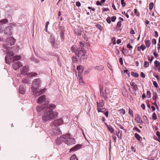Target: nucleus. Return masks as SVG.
I'll return each mask as SVG.
<instances>
[{
	"label": "nucleus",
	"mask_w": 160,
	"mask_h": 160,
	"mask_svg": "<svg viewBox=\"0 0 160 160\" xmlns=\"http://www.w3.org/2000/svg\"><path fill=\"white\" fill-rule=\"evenodd\" d=\"M41 81L39 78L35 79L32 83V86L31 87L33 95L37 97L44 92V90H39L38 88L40 86Z\"/></svg>",
	"instance_id": "f257e3e1"
},
{
	"label": "nucleus",
	"mask_w": 160,
	"mask_h": 160,
	"mask_svg": "<svg viewBox=\"0 0 160 160\" xmlns=\"http://www.w3.org/2000/svg\"><path fill=\"white\" fill-rule=\"evenodd\" d=\"M46 111L44 112L42 117V120L44 122L51 120L54 116V114L52 109H46Z\"/></svg>",
	"instance_id": "f03ea898"
},
{
	"label": "nucleus",
	"mask_w": 160,
	"mask_h": 160,
	"mask_svg": "<svg viewBox=\"0 0 160 160\" xmlns=\"http://www.w3.org/2000/svg\"><path fill=\"white\" fill-rule=\"evenodd\" d=\"M62 138L63 139L64 141L65 144L68 145H71L75 143V140L73 138H71L70 137V135L67 134L62 136Z\"/></svg>",
	"instance_id": "7ed1b4c3"
},
{
	"label": "nucleus",
	"mask_w": 160,
	"mask_h": 160,
	"mask_svg": "<svg viewBox=\"0 0 160 160\" xmlns=\"http://www.w3.org/2000/svg\"><path fill=\"white\" fill-rule=\"evenodd\" d=\"M100 96L103 98L105 101H107L108 97L107 95L110 93V90L108 88H106L105 89V94H104L103 91V88L100 86Z\"/></svg>",
	"instance_id": "20e7f679"
},
{
	"label": "nucleus",
	"mask_w": 160,
	"mask_h": 160,
	"mask_svg": "<svg viewBox=\"0 0 160 160\" xmlns=\"http://www.w3.org/2000/svg\"><path fill=\"white\" fill-rule=\"evenodd\" d=\"M78 53L77 56L80 57L82 59H86L87 57L86 56V51L84 48L81 47L78 48Z\"/></svg>",
	"instance_id": "39448f33"
},
{
	"label": "nucleus",
	"mask_w": 160,
	"mask_h": 160,
	"mask_svg": "<svg viewBox=\"0 0 160 160\" xmlns=\"http://www.w3.org/2000/svg\"><path fill=\"white\" fill-rule=\"evenodd\" d=\"M7 55L5 57V60L6 63L7 64H9L12 61V58L11 57L14 55V53L12 51L8 52H7Z\"/></svg>",
	"instance_id": "423d86ee"
},
{
	"label": "nucleus",
	"mask_w": 160,
	"mask_h": 160,
	"mask_svg": "<svg viewBox=\"0 0 160 160\" xmlns=\"http://www.w3.org/2000/svg\"><path fill=\"white\" fill-rule=\"evenodd\" d=\"M22 64L19 61L15 62L12 64L13 68L15 70H18L21 67H22Z\"/></svg>",
	"instance_id": "0eeeda50"
},
{
	"label": "nucleus",
	"mask_w": 160,
	"mask_h": 160,
	"mask_svg": "<svg viewBox=\"0 0 160 160\" xmlns=\"http://www.w3.org/2000/svg\"><path fill=\"white\" fill-rule=\"evenodd\" d=\"M12 27L11 26H8L6 27L4 30V33L8 36H11L12 34Z\"/></svg>",
	"instance_id": "6e6552de"
},
{
	"label": "nucleus",
	"mask_w": 160,
	"mask_h": 160,
	"mask_svg": "<svg viewBox=\"0 0 160 160\" xmlns=\"http://www.w3.org/2000/svg\"><path fill=\"white\" fill-rule=\"evenodd\" d=\"M29 71V68L28 66H25L23 67L22 69L20 70L21 73L22 74L24 75H27L28 73L27 72Z\"/></svg>",
	"instance_id": "1a4fd4ad"
},
{
	"label": "nucleus",
	"mask_w": 160,
	"mask_h": 160,
	"mask_svg": "<svg viewBox=\"0 0 160 160\" xmlns=\"http://www.w3.org/2000/svg\"><path fill=\"white\" fill-rule=\"evenodd\" d=\"M63 122V121L62 119H59L56 120L53 122V124L55 126H58L61 124Z\"/></svg>",
	"instance_id": "9d476101"
},
{
	"label": "nucleus",
	"mask_w": 160,
	"mask_h": 160,
	"mask_svg": "<svg viewBox=\"0 0 160 160\" xmlns=\"http://www.w3.org/2000/svg\"><path fill=\"white\" fill-rule=\"evenodd\" d=\"M7 40L8 42L10 43L11 46L13 45L16 41V40L12 37L8 38Z\"/></svg>",
	"instance_id": "9b49d317"
},
{
	"label": "nucleus",
	"mask_w": 160,
	"mask_h": 160,
	"mask_svg": "<svg viewBox=\"0 0 160 160\" xmlns=\"http://www.w3.org/2000/svg\"><path fill=\"white\" fill-rule=\"evenodd\" d=\"M45 95H42L38 99L37 101V102L38 103H40L42 102H43L45 100L46 98Z\"/></svg>",
	"instance_id": "f8f14e48"
},
{
	"label": "nucleus",
	"mask_w": 160,
	"mask_h": 160,
	"mask_svg": "<svg viewBox=\"0 0 160 160\" xmlns=\"http://www.w3.org/2000/svg\"><path fill=\"white\" fill-rule=\"evenodd\" d=\"M46 109H54L56 108V106L55 105L53 104H48L47 103L45 104Z\"/></svg>",
	"instance_id": "ddd939ff"
},
{
	"label": "nucleus",
	"mask_w": 160,
	"mask_h": 160,
	"mask_svg": "<svg viewBox=\"0 0 160 160\" xmlns=\"http://www.w3.org/2000/svg\"><path fill=\"white\" fill-rule=\"evenodd\" d=\"M38 112H40L42 110H46V108L45 104L43 105L42 106L39 105L36 108Z\"/></svg>",
	"instance_id": "4468645a"
},
{
	"label": "nucleus",
	"mask_w": 160,
	"mask_h": 160,
	"mask_svg": "<svg viewBox=\"0 0 160 160\" xmlns=\"http://www.w3.org/2000/svg\"><path fill=\"white\" fill-rule=\"evenodd\" d=\"M19 90L20 93L23 94L26 92V88L22 86L21 85L19 87Z\"/></svg>",
	"instance_id": "2eb2a0df"
},
{
	"label": "nucleus",
	"mask_w": 160,
	"mask_h": 160,
	"mask_svg": "<svg viewBox=\"0 0 160 160\" xmlns=\"http://www.w3.org/2000/svg\"><path fill=\"white\" fill-rule=\"evenodd\" d=\"M22 82L27 84H31V80L30 79L26 77L23 78L22 80Z\"/></svg>",
	"instance_id": "dca6fc26"
},
{
	"label": "nucleus",
	"mask_w": 160,
	"mask_h": 160,
	"mask_svg": "<svg viewBox=\"0 0 160 160\" xmlns=\"http://www.w3.org/2000/svg\"><path fill=\"white\" fill-rule=\"evenodd\" d=\"M97 108H100L103 107L104 105V101L103 100H101L99 103L98 102H97Z\"/></svg>",
	"instance_id": "f3484780"
},
{
	"label": "nucleus",
	"mask_w": 160,
	"mask_h": 160,
	"mask_svg": "<svg viewBox=\"0 0 160 160\" xmlns=\"http://www.w3.org/2000/svg\"><path fill=\"white\" fill-rule=\"evenodd\" d=\"M82 146V145L80 144H78L76 145L74 147L71 148L70 150V151L71 152L73 151H76L78 150V149L80 148Z\"/></svg>",
	"instance_id": "a211bd4d"
},
{
	"label": "nucleus",
	"mask_w": 160,
	"mask_h": 160,
	"mask_svg": "<svg viewBox=\"0 0 160 160\" xmlns=\"http://www.w3.org/2000/svg\"><path fill=\"white\" fill-rule=\"evenodd\" d=\"M136 118L135 119V120L137 122V123H142L143 122L140 116H139L138 115H136Z\"/></svg>",
	"instance_id": "6ab92c4d"
},
{
	"label": "nucleus",
	"mask_w": 160,
	"mask_h": 160,
	"mask_svg": "<svg viewBox=\"0 0 160 160\" xmlns=\"http://www.w3.org/2000/svg\"><path fill=\"white\" fill-rule=\"evenodd\" d=\"M72 52L74 53L77 56L78 53V48H76L75 46H73L71 47V49Z\"/></svg>",
	"instance_id": "aec40b11"
},
{
	"label": "nucleus",
	"mask_w": 160,
	"mask_h": 160,
	"mask_svg": "<svg viewBox=\"0 0 160 160\" xmlns=\"http://www.w3.org/2000/svg\"><path fill=\"white\" fill-rule=\"evenodd\" d=\"M105 124L108 130L111 133H113L114 132V129L113 128L111 125H107L106 123H105Z\"/></svg>",
	"instance_id": "412c9836"
},
{
	"label": "nucleus",
	"mask_w": 160,
	"mask_h": 160,
	"mask_svg": "<svg viewBox=\"0 0 160 160\" xmlns=\"http://www.w3.org/2000/svg\"><path fill=\"white\" fill-rule=\"evenodd\" d=\"M130 84L132 87V89L135 91H136L138 89L137 85L135 84V83L134 82H131L130 83Z\"/></svg>",
	"instance_id": "4be33fe9"
},
{
	"label": "nucleus",
	"mask_w": 160,
	"mask_h": 160,
	"mask_svg": "<svg viewBox=\"0 0 160 160\" xmlns=\"http://www.w3.org/2000/svg\"><path fill=\"white\" fill-rule=\"evenodd\" d=\"M37 73L35 72H31L27 74V76L30 77H33L37 75Z\"/></svg>",
	"instance_id": "5701e85b"
},
{
	"label": "nucleus",
	"mask_w": 160,
	"mask_h": 160,
	"mask_svg": "<svg viewBox=\"0 0 160 160\" xmlns=\"http://www.w3.org/2000/svg\"><path fill=\"white\" fill-rule=\"evenodd\" d=\"M146 48V47L145 45L143 44H142L140 47H137L138 50L139 51H140L141 50L142 51L144 50Z\"/></svg>",
	"instance_id": "b1692460"
},
{
	"label": "nucleus",
	"mask_w": 160,
	"mask_h": 160,
	"mask_svg": "<svg viewBox=\"0 0 160 160\" xmlns=\"http://www.w3.org/2000/svg\"><path fill=\"white\" fill-rule=\"evenodd\" d=\"M158 99V98L157 97V94L156 92H154L153 93V97H152V99L154 101H156V102H157V99Z\"/></svg>",
	"instance_id": "393cba45"
},
{
	"label": "nucleus",
	"mask_w": 160,
	"mask_h": 160,
	"mask_svg": "<svg viewBox=\"0 0 160 160\" xmlns=\"http://www.w3.org/2000/svg\"><path fill=\"white\" fill-rule=\"evenodd\" d=\"M21 58V56H15L12 58V61L15 60H18L20 59Z\"/></svg>",
	"instance_id": "a878e982"
},
{
	"label": "nucleus",
	"mask_w": 160,
	"mask_h": 160,
	"mask_svg": "<svg viewBox=\"0 0 160 160\" xmlns=\"http://www.w3.org/2000/svg\"><path fill=\"white\" fill-rule=\"evenodd\" d=\"M145 42L146 46L147 48H148L150 46L151 42L149 40H145Z\"/></svg>",
	"instance_id": "bb28decb"
},
{
	"label": "nucleus",
	"mask_w": 160,
	"mask_h": 160,
	"mask_svg": "<svg viewBox=\"0 0 160 160\" xmlns=\"http://www.w3.org/2000/svg\"><path fill=\"white\" fill-rule=\"evenodd\" d=\"M96 68L99 71H101L103 70L104 67L102 65H99L96 67Z\"/></svg>",
	"instance_id": "cd10ccee"
},
{
	"label": "nucleus",
	"mask_w": 160,
	"mask_h": 160,
	"mask_svg": "<svg viewBox=\"0 0 160 160\" xmlns=\"http://www.w3.org/2000/svg\"><path fill=\"white\" fill-rule=\"evenodd\" d=\"M97 109L98 112H105L106 110V109L105 108H97Z\"/></svg>",
	"instance_id": "c85d7f7f"
},
{
	"label": "nucleus",
	"mask_w": 160,
	"mask_h": 160,
	"mask_svg": "<svg viewBox=\"0 0 160 160\" xmlns=\"http://www.w3.org/2000/svg\"><path fill=\"white\" fill-rule=\"evenodd\" d=\"M8 20L7 18H5L1 20V23L6 24L8 22Z\"/></svg>",
	"instance_id": "c756f323"
},
{
	"label": "nucleus",
	"mask_w": 160,
	"mask_h": 160,
	"mask_svg": "<svg viewBox=\"0 0 160 160\" xmlns=\"http://www.w3.org/2000/svg\"><path fill=\"white\" fill-rule=\"evenodd\" d=\"M82 72L83 70L82 69L80 73V71L78 72V78L79 80L82 79Z\"/></svg>",
	"instance_id": "7c9ffc66"
},
{
	"label": "nucleus",
	"mask_w": 160,
	"mask_h": 160,
	"mask_svg": "<svg viewBox=\"0 0 160 160\" xmlns=\"http://www.w3.org/2000/svg\"><path fill=\"white\" fill-rule=\"evenodd\" d=\"M62 141H64V140H61V138H58L56 140V143L58 144H60L61 143Z\"/></svg>",
	"instance_id": "2f4dec72"
},
{
	"label": "nucleus",
	"mask_w": 160,
	"mask_h": 160,
	"mask_svg": "<svg viewBox=\"0 0 160 160\" xmlns=\"http://www.w3.org/2000/svg\"><path fill=\"white\" fill-rule=\"evenodd\" d=\"M54 132L55 135L59 134L60 133L59 130L57 128L56 129H54Z\"/></svg>",
	"instance_id": "473e14b6"
},
{
	"label": "nucleus",
	"mask_w": 160,
	"mask_h": 160,
	"mask_svg": "<svg viewBox=\"0 0 160 160\" xmlns=\"http://www.w3.org/2000/svg\"><path fill=\"white\" fill-rule=\"evenodd\" d=\"M135 137L138 140H140L141 137V136L138 133H135L134 135Z\"/></svg>",
	"instance_id": "72a5a7b5"
},
{
	"label": "nucleus",
	"mask_w": 160,
	"mask_h": 160,
	"mask_svg": "<svg viewBox=\"0 0 160 160\" xmlns=\"http://www.w3.org/2000/svg\"><path fill=\"white\" fill-rule=\"evenodd\" d=\"M70 160H78L76 158V155L75 154H73Z\"/></svg>",
	"instance_id": "f704fd0d"
},
{
	"label": "nucleus",
	"mask_w": 160,
	"mask_h": 160,
	"mask_svg": "<svg viewBox=\"0 0 160 160\" xmlns=\"http://www.w3.org/2000/svg\"><path fill=\"white\" fill-rule=\"evenodd\" d=\"M155 66L156 68H158L160 65V63L158 61L156 60L154 62Z\"/></svg>",
	"instance_id": "c9c22d12"
},
{
	"label": "nucleus",
	"mask_w": 160,
	"mask_h": 160,
	"mask_svg": "<svg viewBox=\"0 0 160 160\" xmlns=\"http://www.w3.org/2000/svg\"><path fill=\"white\" fill-rule=\"evenodd\" d=\"M131 74L133 76H134L136 78L138 77L139 76L138 73L137 72H132Z\"/></svg>",
	"instance_id": "e433bc0d"
},
{
	"label": "nucleus",
	"mask_w": 160,
	"mask_h": 160,
	"mask_svg": "<svg viewBox=\"0 0 160 160\" xmlns=\"http://www.w3.org/2000/svg\"><path fill=\"white\" fill-rule=\"evenodd\" d=\"M149 64L148 62L145 61L143 65V67L145 68H147L149 67Z\"/></svg>",
	"instance_id": "4c0bfd02"
},
{
	"label": "nucleus",
	"mask_w": 160,
	"mask_h": 160,
	"mask_svg": "<svg viewBox=\"0 0 160 160\" xmlns=\"http://www.w3.org/2000/svg\"><path fill=\"white\" fill-rule=\"evenodd\" d=\"M96 28H98L99 30L100 31H101L102 29V28L101 26L99 24H96Z\"/></svg>",
	"instance_id": "58836bf2"
},
{
	"label": "nucleus",
	"mask_w": 160,
	"mask_h": 160,
	"mask_svg": "<svg viewBox=\"0 0 160 160\" xmlns=\"http://www.w3.org/2000/svg\"><path fill=\"white\" fill-rule=\"evenodd\" d=\"M134 11L135 15L136 16H138L139 15V13L137 11V9H134Z\"/></svg>",
	"instance_id": "ea45409f"
},
{
	"label": "nucleus",
	"mask_w": 160,
	"mask_h": 160,
	"mask_svg": "<svg viewBox=\"0 0 160 160\" xmlns=\"http://www.w3.org/2000/svg\"><path fill=\"white\" fill-rule=\"evenodd\" d=\"M64 32H61L60 33V37L61 38V40L63 41L64 37Z\"/></svg>",
	"instance_id": "a19ab883"
},
{
	"label": "nucleus",
	"mask_w": 160,
	"mask_h": 160,
	"mask_svg": "<svg viewBox=\"0 0 160 160\" xmlns=\"http://www.w3.org/2000/svg\"><path fill=\"white\" fill-rule=\"evenodd\" d=\"M152 118L154 120H156L157 119V116L155 112H153L152 115Z\"/></svg>",
	"instance_id": "79ce46f5"
},
{
	"label": "nucleus",
	"mask_w": 160,
	"mask_h": 160,
	"mask_svg": "<svg viewBox=\"0 0 160 160\" xmlns=\"http://www.w3.org/2000/svg\"><path fill=\"white\" fill-rule=\"evenodd\" d=\"M156 135L158 138V141L160 142V132L158 131H157L156 132Z\"/></svg>",
	"instance_id": "37998d69"
},
{
	"label": "nucleus",
	"mask_w": 160,
	"mask_h": 160,
	"mask_svg": "<svg viewBox=\"0 0 160 160\" xmlns=\"http://www.w3.org/2000/svg\"><path fill=\"white\" fill-rule=\"evenodd\" d=\"M59 29L60 30L61 32H64V27L63 26H61L59 27Z\"/></svg>",
	"instance_id": "c03bdc74"
},
{
	"label": "nucleus",
	"mask_w": 160,
	"mask_h": 160,
	"mask_svg": "<svg viewBox=\"0 0 160 160\" xmlns=\"http://www.w3.org/2000/svg\"><path fill=\"white\" fill-rule=\"evenodd\" d=\"M153 6V2H151L149 4V9L150 10H152Z\"/></svg>",
	"instance_id": "a18cd8bd"
},
{
	"label": "nucleus",
	"mask_w": 160,
	"mask_h": 160,
	"mask_svg": "<svg viewBox=\"0 0 160 160\" xmlns=\"http://www.w3.org/2000/svg\"><path fill=\"white\" fill-rule=\"evenodd\" d=\"M81 68V66L80 65L78 66L77 67V69L78 71H79H79L80 72V73L81 72L82 69L83 70V68Z\"/></svg>",
	"instance_id": "49530a36"
},
{
	"label": "nucleus",
	"mask_w": 160,
	"mask_h": 160,
	"mask_svg": "<svg viewBox=\"0 0 160 160\" xmlns=\"http://www.w3.org/2000/svg\"><path fill=\"white\" fill-rule=\"evenodd\" d=\"M80 84L81 85H83L84 84V82L83 79L79 80Z\"/></svg>",
	"instance_id": "de8ad7c7"
},
{
	"label": "nucleus",
	"mask_w": 160,
	"mask_h": 160,
	"mask_svg": "<svg viewBox=\"0 0 160 160\" xmlns=\"http://www.w3.org/2000/svg\"><path fill=\"white\" fill-rule=\"evenodd\" d=\"M133 130H136V131H138L139 133L141 132V131H140V130H139L138 128H137V127H134L133 128Z\"/></svg>",
	"instance_id": "09e8293b"
},
{
	"label": "nucleus",
	"mask_w": 160,
	"mask_h": 160,
	"mask_svg": "<svg viewBox=\"0 0 160 160\" xmlns=\"http://www.w3.org/2000/svg\"><path fill=\"white\" fill-rule=\"evenodd\" d=\"M147 96L148 98H150L151 96V94L149 91H148L147 92Z\"/></svg>",
	"instance_id": "8fccbe9b"
},
{
	"label": "nucleus",
	"mask_w": 160,
	"mask_h": 160,
	"mask_svg": "<svg viewBox=\"0 0 160 160\" xmlns=\"http://www.w3.org/2000/svg\"><path fill=\"white\" fill-rule=\"evenodd\" d=\"M106 21L108 23L110 24L111 23L110 18V17H108L106 19Z\"/></svg>",
	"instance_id": "3c124183"
},
{
	"label": "nucleus",
	"mask_w": 160,
	"mask_h": 160,
	"mask_svg": "<svg viewBox=\"0 0 160 160\" xmlns=\"http://www.w3.org/2000/svg\"><path fill=\"white\" fill-rule=\"evenodd\" d=\"M80 44V46L79 47H81L82 48H83V47H84L85 44H84L82 42H79Z\"/></svg>",
	"instance_id": "603ef678"
},
{
	"label": "nucleus",
	"mask_w": 160,
	"mask_h": 160,
	"mask_svg": "<svg viewBox=\"0 0 160 160\" xmlns=\"http://www.w3.org/2000/svg\"><path fill=\"white\" fill-rule=\"evenodd\" d=\"M116 19V17L115 16H113L111 18V20L112 22H114Z\"/></svg>",
	"instance_id": "864d4df0"
},
{
	"label": "nucleus",
	"mask_w": 160,
	"mask_h": 160,
	"mask_svg": "<svg viewBox=\"0 0 160 160\" xmlns=\"http://www.w3.org/2000/svg\"><path fill=\"white\" fill-rule=\"evenodd\" d=\"M120 112L121 113H122L123 114H124L125 113V110L123 109H121L120 110Z\"/></svg>",
	"instance_id": "5fc2aeb1"
},
{
	"label": "nucleus",
	"mask_w": 160,
	"mask_h": 160,
	"mask_svg": "<svg viewBox=\"0 0 160 160\" xmlns=\"http://www.w3.org/2000/svg\"><path fill=\"white\" fill-rule=\"evenodd\" d=\"M121 25V22L120 21L118 22L117 23V26L118 27H120Z\"/></svg>",
	"instance_id": "6e6d98bb"
},
{
	"label": "nucleus",
	"mask_w": 160,
	"mask_h": 160,
	"mask_svg": "<svg viewBox=\"0 0 160 160\" xmlns=\"http://www.w3.org/2000/svg\"><path fill=\"white\" fill-rule=\"evenodd\" d=\"M152 43L153 44H155L156 43V40L155 39H153L152 40Z\"/></svg>",
	"instance_id": "4d7b16f0"
},
{
	"label": "nucleus",
	"mask_w": 160,
	"mask_h": 160,
	"mask_svg": "<svg viewBox=\"0 0 160 160\" xmlns=\"http://www.w3.org/2000/svg\"><path fill=\"white\" fill-rule=\"evenodd\" d=\"M121 3L123 7H124L125 5V3L124 2V0H121Z\"/></svg>",
	"instance_id": "13d9d810"
},
{
	"label": "nucleus",
	"mask_w": 160,
	"mask_h": 160,
	"mask_svg": "<svg viewBox=\"0 0 160 160\" xmlns=\"http://www.w3.org/2000/svg\"><path fill=\"white\" fill-rule=\"evenodd\" d=\"M119 62L121 65H122L123 64L122 58V57L120 58H119Z\"/></svg>",
	"instance_id": "bf43d9fd"
},
{
	"label": "nucleus",
	"mask_w": 160,
	"mask_h": 160,
	"mask_svg": "<svg viewBox=\"0 0 160 160\" xmlns=\"http://www.w3.org/2000/svg\"><path fill=\"white\" fill-rule=\"evenodd\" d=\"M140 75L141 77L142 78H145V74L143 72L141 73Z\"/></svg>",
	"instance_id": "052dcab7"
},
{
	"label": "nucleus",
	"mask_w": 160,
	"mask_h": 160,
	"mask_svg": "<svg viewBox=\"0 0 160 160\" xmlns=\"http://www.w3.org/2000/svg\"><path fill=\"white\" fill-rule=\"evenodd\" d=\"M72 60L73 62H76L77 61V58L75 57H72Z\"/></svg>",
	"instance_id": "680f3d73"
},
{
	"label": "nucleus",
	"mask_w": 160,
	"mask_h": 160,
	"mask_svg": "<svg viewBox=\"0 0 160 160\" xmlns=\"http://www.w3.org/2000/svg\"><path fill=\"white\" fill-rule=\"evenodd\" d=\"M141 107L143 110H145V105L143 103L141 105Z\"/></svg>",
	"instance_id": "e2e57ef3"
},
{
	"label": "nucleus",
	"mask_w": 160,
	"mask_h": 160,
	"mask_svg": "<svg viewBox=\"0 0 160 160\" xmlns=\"http://www.w3.org/2000/svg\"><path fill=\"white\" fill-rule=\"evenodd\" d=\"M124 72L125 73L127 74H128V75H129V72L128 70V69H126L124 70Z\"/></svg>",
	"instance_id": "0e129e2a"
},
{
	"label": "nucleus",
	"mask_w": 160,
	"mask_h": 160,
	"mask_svg": "<svg viewBox=\"0 0 160 160\" xmlns=\"http://www.w3.org/2000/svg\"><path fill=\"white\" fill-rule=\"evenodd\" d=\"M153 84L155 87L157 88L158 87V84L156 81L153 82Z\"/></svg>",
	"instance_id": "69168bd1"
},
{
	"label": "nucleus",
	"mask_w": 160,
	"mask_h": 160,
	"mask_svg": "<svg viewBox=\"0 0 160 160\" xmlns=\"http://www.w3.org/2000/svg\"><path fill=\"white\" fill-rule=\"evenodd\" d=\"M127 47L129 48H132V47L130 45V43H129L127 44Z\"/></svg>",
	"instance_id": "338daca9"
},
{
	"label": "nucleus",
	"mask_w": 160,
	"mask_h": 160,
	"mask_svg": "<svg viewBox=\"0 0 160 160\" xmlns=\"http://www.w3.org/2000/svg\"><path fill=\"white\" fill-rule=\"evenodd\" d=\"M76 5L77 7H79L81 5V3L80 2H76Z\"/></svg>",
	"instance_id": "774afa93"
}]
</instances>
